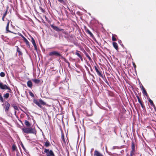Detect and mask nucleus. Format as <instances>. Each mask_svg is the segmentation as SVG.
<instances>
[{
	"label": "nucleus",
	"instance_id": "nucleus-41",
	"mask_svg": "<svg viewBox=\"0 0 156 156\" xmlns=\"http://www.w3.org/2000/svg\"><path fill=\"white\" fill-rule=\"evenodd\" d=\"M15 114H16V111H15Z\"/></svg>",
	"mask_w": 156,
	"mask_h": 156
},
{
	"label": "nucleus",
	"instance_id": "nucleus-17",
	"mask_svg": "<svg viewBox=\"0 0 156 156\" xmlns=\"http://www.w3.org/2000/svg\"><path fill=\"white\" fill-rule=\"evenodd\" d=\"M149 101L151 105H152L154 107H155L154 105V104L153 102V101L151 99H149Z\"/></svg>",
	"mask_w": 156,
	"mask_h": 156
},
{
	"label": "nucleus",
	"instance_id": "nucleus-8",
	"mask_svg": "<svg viewBox=\"0 0 156 156\" xmlns=\"http://www.w3.org/2000/svg\"><path fill=\"white\" fill-rule=\"evenodd\" d=\"M94 156H103L101 154L96 150L94 152Z\"/></svg>",
	"mask_w": 156,
	"mask_h": 156
},
{
	"label": "nucleus",
	"instance_id": "nucleus-38",
	"mask_svg": "<svg viewBox=\"0 0 156 156\" xmlns=\"http://www.w3.org/2000/svg\"><path fill=\"white\" fill-rule=\"evenodd\" d=\"M141 104V106L143 108V105H142V103H141V104Z\"/></svg>",
	"mask_w": 156,
	"mask_h": 156
},
{
	"label": "nucleus",
	"instance_id": "nucleus-1",
	"mask_svg": "<svg viewBox=\"0 0 156 156\" xmlns=\"http://www.w3.org/2000/svg\"><path fill=\"white\" fill-rule=\"evenodd\" d=\"M23 131L25 133H36V131L34 129L31 128H23Z\"/></svg>",
	"mask_w": 156,
	"mask_h": 156
},
{
	"label": "nucleus",
	"instance_id": "nucleus-7",
	"mask_svg": "<svg viewBox=\"0 0 156 156\" xmlns=\"http://www.w3.org/2000/svg\"><path fill=\"white\" fill-rule=\"evenodd\" d=\"M51 27L54 30H55L56 31H61L63 30L62 29H61L59 28L58 27H57L56 26H54L53 25H51Z\"/></svg>",
	"mask_w": 156,
	"mask_h": 156
},
{
	"label": "nucleus",
	"instance_id": "nucleus-10",
	"mask_svg": "<svg viewBox=\"0 0 156 156\" xmlns=\"http://www.w3.org/2000/svg\"><path fill=\"white\" fill-rule=\"evenodd\" d=\"M27 85L28 87H31L32 86V83L30 81H29L27 82Z\"/></svg>",
	"mask_w": 156,
	"mask_h": 156
},
{
	"label": "nucleus",
	"instance_id": "nucleus-40",
	"mask_svg": "<svg viewBox=\"0 0 156 156\" xmlns=\"http://www.w3.org/2000/svg\"><path fill=\"white\" fill-rule=\"evenodd\" d=\"M62 138L63 139H64V136H63L62 135Z\"/></svg>",
	"mask_w": 156,
	"mask_h": 156
},
{
	"label": "nucleus",
	"instance_id": "nucleus-21",
	"mask_svg": "<svg viewBox=\"0 0 156 156\" xmlns=\"http://www.w3.org/2000/svg\"><path fill=\"white\" fill-rule=\"evenodd\" d=\"M0 76L2 77H3L5 76V74L4 73L2 72L0 73Z\"/></svg>",
	"mask_w": 156,
	"mask_h": 156
},
{
	"label": "nucleus",
	"instance_id": "nucleus-33",
	"mask_svg": "<svg viewBox=\"0 0 156 156\" xmlns=\"http://www.w3.org/2000/svg\"><path fill=\"white\" fill-rule=\"evenodd\" d=\"M21 146L23 147V149L24 150H25V148H24V146H23V144H21Z\"/></svg>",
	"mask_w": 156,
	"mask_h": 156
},
{
	"label": "nucleus",
	"instance_id": "nucleus-20",
	"mask_svg": "<svg viewBox=\"0 0 156 156\" xmlns=\"http://www.w3.org/2000/svg\"><path fill=\"white\" fill-rule=\"evenodd\" d=\"M142 89L143 90V93H144L146 96H147V93L146 91L145 90V89L143 87H142Z\"/></svg>",
	"mask_w": 156,
	"mask_h": 156
},
{
	"label": "nucleus",
	"instance_id": "nucleus-42",
	"mask_svg": "<svg viewBox=\"0 0 156 156\" xmlns=\"http://www.w3.org/2000/svg\"><path fill=\"white\" fill-rule=\"evenodd\" d=\"M134 66L135 67H136V66H135V65H134Z\"/></svg>",
	"mask_w": 156,
	"mask_h": 156
},
{
	"label": "nucleus",
	"instance_id": "nucleus-11",
	"mask_svg": "<svg viewBox=\"0 0 156 156\" xmlns=\"http://www.w3.org/2000/svg\"><path fill=\"white\" fill-rule=\"evenodd\" d=\"M113 44L115 48L117 50L118 49V46L117 43L116 42H114L113 43Z\"/></svg>",
	"mask_w": 156,
	"mask_h": 156
},
{
	"label": "nucleus",
	"instance_id": "nucleus-5",
	"mask_svg": "<svg viewBox=\"0 0 156 156\" xmlns=\"http://www.w3.org/2000/svg\"><path fill=\"white\" fill-rule=\"evenodd\" d=\"M44 153H47V156H54V154L51 150L49 151V150L44 149Z\"/></svg>",
	"mask_w": 156,
	"mask_h": 156
},
{
	"label": "nucleus",
	"instance_id": "nucleus-31",
	"mask_svg": "<svg viewBox=\"0 0 156 156\" xmlns=\"http://www.w3.org/2000/svg\"><path fill=\"white\" fill-rule=\"evenodd\" d=\"M20 35L21 36V37L24 40V39H25L26 38L23 35H22L21 34H20Z\"/></svg>",
	"mask_w": 156,
	"mask_h": 156
},
{
	"label": "nucleus",
	"instance_id": "nucleus-13",
	"mask_svg": "<svg viewBox=\"0 0 156 156\" xmlns=\"http://www.w3.org/2000/svg\"><path fill=\"white\" fill-rule=\"evenodd\" d=\"M25 124L28 127H30V123L27 120H25Z\"/></svg>",
	"mask_w": 156,
	"mask_h": 156
},
{
	"label": "nucleus",
	"instance_id": "nucleus-2",
	"mask_svg": "<svg viewBox=\"0 0 156 156\" xmlns=\"http://www.w3.org/2000/svg\"><path fill=\"white\" fill-rule=\"evenodd\" d=\"M34 102L40 107H41V105H44L46 104L42 100H40L39 101H38L37 100L34 99Z\"/></svg>",
	"mask_w": 156,
	"mask_h": 156
},
{
	"label": "nucleus",
	"instance_id": "nucleus-25",
	"mask_svg": "<svg viewBox=\"0 0 156 156\" xmlns=\"http://www.w3.org/2000/svg\"><path fill=\"white\" fill-rule=\"evenodd\" d=\"M13 107L14 108V109L15 110H18V108L15 105H13Z\"/></svg>",
	"mask_w": 156,
	"mask_h": 156
},
{
	"label": "nucleus",
	"instance_id": "nucleus-14",
	"mask_svg": "<svg viewBox=\"0 0 156 156\" xmlns=\"http://www.w3.org/2000/svg\"><path fill=\"white\" fill-rule=\"evenodd\" d=\"M95 69L96 71L97 72V73L98 74V75L99 76H101V73H100V72L99 71V70L98 69H97V68L96 67H95Z\"/></svg>",
	"mask_w": 156,
	"mask_h": 156
},
{
	"label": "nucleus",
	"instance_id": "nucleus-3",
	"mask_svg": "<svg viewBox=\"0 0 156 156\" xmlns=\"http://www.w3.org/2000/svg\"><path fill=\"white\" fill-rule=\"evenodd\" d=\"M0 88L3 90L7 89L9 90V92H11V90L9 87L5 84H4L2 83H0Z\"/></svg>",
	"mask_w": 156,
	"mask_h": 156
},
{
	"label": "nucleus",
	"instance_id": "nucleus-27",
	"mask_svg": "<svg viewBox=\"0 0 156 156\" xmlns=\"http://www.w3.org/2000/svg\"><path fill=\"white\" fill-rule=\"evenodd\" d=\"M17 51L19 52V54L20 55H21L22 53L19 50V48H18V47H17Z\"/></svg>",
	"mask_w": 156,
	"mask_h": 156
},
{
	"label": "nucleus",
	"instance_id": "nucleus-18",
	"mask_svg": "<svg viewBox=\"0 0 156 156\" xmlns=\"http://www.w3.org/2000/svg\"><path fill=\"white\" fill-rule=\"evenodd\" d=\"M9 21L8 20V23L7 24V25L6 27V30L7 31H9Z\"/></svg>",
	"mask_w": 156,
	"mask_h": 156
},
{
	"label": "nucleus",
	"instance_id": "nucleus-39",
	"mask_svg": "<svg viewBox=\"0 0 156 156\" xmlns=\"http://www.w3.org/2000/svg\"><path fill=\"white\" fill-rule=\"evenodd\" d=\"M88 58H89V59L90 60H91V59L90 58V57H88Z\"/></svg>",
	"mask_w": 156,
	"mask_h": 156
},
{
	"label": "nucleus",
	"instance_id": "nucleus-4",
	"mask_svg": "<svg viewBox=\"0 0 156 156\" xmlns=\"http://www.w3.org/2000/svg\"><path fill=\"white\" fill-rule=\"evenodd\" d=\"M49 55L51 56H52L53 55H55L57 56H60L61 57H62L60 54L58 52L55 51H54L52 52H50L49 53Z\"/></svg>",
	"mask_w": 156,
	"mask_h": 156
},
{
	"label": "nucleus",
	"instance_id": "nucleus-30",
	"mask_svg": "<svg viewBox=\"0 0 156 156\" xmlns=\"http://www.w3.org/2000/svg\"><path fill=\"white\" fill-rule=\"evenodd\" d=\"M7 9L6 11V12H5L3 15V16H6V15H7Z\"/></svg>",
	"mask_w": 156,
	"mask_h": 156
},
{
	"label": "nucleus",
	"instance_id": "nucleus-37",
	"mask_svg": "<svg viewBox=\"0 0 156 156\" xmlns=\"http://www.w3.org/2000/svg\"><path fill=\"white\" fill-rule=\"evenodd\" d=\"M80 58L82 61H83V58L81 56H80Z\"/></svg>",
	"mask_w": 156,
	"mask_h": 156
},
{
	"label": "nucleus",
	"instance_id": "nucleus-23",
	"mask_svg": "<svg viewBox=\"0 0 156 156\" xmlns=\"http://www.w3.org/2000/svg\"><path fill=\"white\" fill-rule=\"evenodd\" d=\"M12 149L13 151H15L16 150V147L15 145H13L12 146Z\"/></svg>",
	"mask_w": 156,
	"mask_h": 156
},
{
	"label": "nucleus",
	"instance_id": "nucleus-26",
	"mask_svg": "<svg viewBox=\"0 0 156 156\" xmlns=\"http://www.w3.org/2000/svg\"><path fill=\"white\" fill-rule=\"evenodd\" d=\"M29 94L32 97H34V95L33 94L32 92H30L29 93Z\"/></svg>",
	"mask_w": 156,
	"mask_h": 156
},
{
	"label": "nucleus",
	"instance_id": "nucleus-28",
	"mask_svg": "<svg viewBox=\"0 0 156 156\" xmlns=\"http://www.w3.org/2000/svg\"><path fill=\"white\" fill-rule=\"evenodd\" d=\"M87 32L88 33L90 34V35L92 36L93 35L91 33L89 30H87Z\"/></svg>",
	"mask_w": 156,
	"mask_h": 156
},
{
	"label": "nucleus",
	"instance_id": "nucleus-16",
	"mask_svg": "<svg viewBox=\"0 0 156 156\" xmlns=\"http://www.w3.org/2000/svg\"><path fill=\"white\" fill-rule=\"evenodd\" d=\"M9 94L8 93H7L6 94H5L4 95V98H9Z\"/></svg>",
	"mask_w": 156,
	"mask_h": 156
},
{
	"label": "nucleus",
	"instance_id": "nucleus-36",
	"mask_svg": "<svg viewBox=\"0 0 156 156\" xmlns=\"http://www.w3.org/2000/svg\"><path fill=\"white\" fill-rule=\"evenodd\" d=\"M5 16H3V17H2V20L3 21H4V18L5 17Z\"/></svg>",
	"mask_w": 156,
	"mask_h": 156
},
{
	"label": "nucleus",
	"instance_id": "nucleus-32",
	"mask_svg": "<svg viewBox=\"0 0 156 156\" xmlns=\"http://www.w3.org/2000/svg\"><path fill=\"white\" fill-rule=\"evenodd\" d=\"M138 101L140 103V104H141V102L140 101V100L139 98V97H138Z\"/></svg>",
	"mask_w": 156,
	"mask_h": 156
},
{
	"label": "nucleus",
	"instance_id": "nucleus-12",
	"mask_svg": "<svg viewBox=\"0 0 156 156\" xmlns=\"http://www.w3.org/2000/svg\"><path fill=\"white\" fill-rule=\"evenodd\" d=\"M134 147L133 145L132 146V150L131 151L130 153V156H133V154H134Z\"/></svg>",
	"mask_w": 156,
	"mask_h": 156
},
{
	"label": "nucleus",
	"instance_id": "nucleus-24",
	"mask_svg": "<svg viewBox=\"0 0 156 156\" xmlns=\"http://www.w3.org/2000/svg\"><path fill=\"white\" fill-rule=\"evenodd\" d=\"M76 55L79 58L81 56L80 54L79 53L78 51L76 52Z\"/></svg>",
	"mask_w": 156,
	"mask_h": 156
},
{
	"label": "nucleus",
	"instance_id": "nucleus-43",
	"mask_svg": "<svg viewBox=\"0 0 156 156\" xmlns=\"http://www.w3.org/2000/svg\"><path fill=\"white\" fill-rule=\"evenodd\" d=\"M138 97H138V96L137 97V98L138 99Z\"/></svg>",
	"mask_w": 156,
	"mask_h": 156
},
{
	"label": "nucleus",
	"instance_id": "nucleus-9",
	"mask_svg": "<svg viewBox=\"0 0 156 156\" xmlns=\"http://www.w3.org/2000/svg\"><path fill=\"white\" fill-rule=\"evenodd\" d=\"M31 42H32L33 45L34 46V47L35 49L36 50H37V45H36V44L35 43V40H34V39L33 37H32L31 38Z\"/></svg>",
	"mask_w": 156,
	"mask_h": 156
},
{
	"label": "nucleus",
	"instance_id": "nucleus-19",
	"mask_svg": "<svg viewBox=\"0 0 156 156\" xmlns=\"http://www.w3.org/2000/svg\"><path fill=\"white\" fill-rule=\"evenodd\" d=\"M24 41H25V42H26V44L29 46H30L29 43L28 42V41H27V40L26 38L24 39Z\"/></svg>",
	"mask_w": 156,
	"mask_h": 156
},
{
	"label": "nucleus",
	"instance_id": "nucleus-35",
	"mask_svg": "<svg viewBox=\"0 0 156 156\" xmlns=\"http://www.w3.org/2000/svg\"><path fill=\"white\" fill-rule=\"evenodd\" d=\"M58 0L61 3H62L63 2V0Z\"/></svg>",
	"mask_w": 156,
	"mask_h": 156
},
{
	"label": "nucleus",
	"instance_id": "nucleus-34",
	"mask_svg": "<svg viewBox=\"0 0 156 156\" xmlns=\"http://www.w3.org/2000/svg\"><path fill=\"white\" fill-rule=\"evenodd\" d=\"M58 0L61 3H62L63 2V0Z\"/></svg>",
	"mask_w": 156,
	"mask_h": 156
},
{
	"label": "nucleus",
	"instance_id": "nucleus-29",
	"mask_svg": "<svg viewBox=\"0 0 156 156\" xmlns=\"http://www.w3.org/2000/svg\"><path fill=\"white\" fill-rule=\"evenodd\" d=\"M112 40L113 41H115L116 40V39L113 36L112 37Z\"/></svg>",
	"mask_w": 156,
	"mask_h": 156
},
{
	"label": "nucleus",
	"instance_id": "nucleus-15",
	"mask_svg": "<svg viewBox=\"0 0 156 156\" xmlns=\"http://www.w3.org/2000/svg\"><path fill=\"white\" fill-rule=\"evenodd\" d=\"M33 81L36 83H38L40 82V81L39 80L37 79H34L33 80Z\"/></svg>",
	"mask_w": 156,
	"mask_h": 156
},
{
	"label": "nucleus",
	"instance_id": "nucleus-6",
	"mask_svg": "<svg viewBox=\"0 0 156 156\" xmlns=\"http://www.w3.org/2000/svg\"><path fill=\"white\" fill-rule=\"evenodd\" d=\"M10 106V104L7 102H5V106L4 107L5 109V111L6 112H7L9 107Z\"/></svg>",
	"mask_w": 156,
	"mask_h": 156
},
{
	"label": "nucleus",
	"instance_id": "nucleus-22",
	"mask_svg": "<svg viewBox=\"0 0 156 156\" xmlns=\"http://www.w3.org/2000/svg\"><path fill=\"white\" fill-rule=\"evenodd\" d=\"M49 145L50 143L49 142H46L45 144V145L47 147H48V146H49Z\"/></svg>",
	"mask_w": 156,
	"mask_h": 156
}]
</instances>
